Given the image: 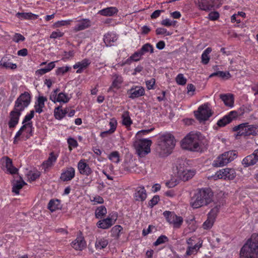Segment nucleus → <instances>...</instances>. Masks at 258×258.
<instances>
[{
    "instance_id": "nucleus-1",
    "label": "nucleus",
    "mask_w": 258,
    "mask_h": 258,
    "mask_svg": "<svg viewBox=\"0 0 258 258\" xmlns=\"http://www.w3.org/2000/svg\"><path fill=\"white\" fill-rule=\"evenodd\" d=\"M175 143V138L171 133L161 134L157 139L156 152L161 157L167 156L171 153Z\"/></svg>"
},
{
    "instance_id": "nucleus-2",
    "label": "nucleus",
    "mask_w": 258,
    "mask_h": 258,
    "mask_svg": "<svg viewBox=\"0 0 258 258\" xmlns=\"http://www.w3.org/2000/svg\"><path fill=\"white\" fill-rule=\"evenodd\" d=\"M204 138L199 133H189L181 141V146L182 149L191 151H199L201 150Z\"/></svg>"
},
{
    "instance_id": "nucleus-3",
    "label": "nucleus",
    "mask_w": 258,
    "mask_h": 258,
    "mask_svg": "<svg viewBox=\"0 0 258 258\" xmlns=\"http://www.w3.org/2000/svg\"><path fill=\"white\" fill-rule=\"evenodd\" d=\"M213 194L211 189H200L192 197L190 206L195 209L207 206L212 201Z\"/></svg>"
},
{
    "instance_id": "nucleus-4",
    "label": "nucleus",
    "mask_w": 258,
    "mask_h": 258,
    "mask_svg": "<svg viewBox=\"0 0 258 258\" xmlns=\"http://www.w3.org/2000/svg\"><path fill=\"white\" fill-rule=\"evenodd\" d=\"M152 141L149 139L137 140L134 143L136 153L140 157H143L151 152L150 147Z\"/></svg>"
},
{
    "instance_id": "nucleus-5",
    "label": "nucleus",
    "mask_w": 258,
    "mask_h": 258,
    "mask_svg": "<svg viewBox=\"0 0 258 258\" xmlns=\"http://www.w3.org/2000/svg\"><path fill=\"white\" fill-rule=\"evenodd\" d=\"M237 156L235 151L225 152L213 161V165L217 167L224 166L234 160Z\"/></svg>"
},
{
    "instance_id": "nucleus-6",
    "label": "nucleus",
    "mask_w": 258,
    "mask_h": 258,
    "mask_svg": "<svg viewBox=\"0 0 258 258\" xmlns=\"http://www.w3.org/2000/svg\"><path fill=\"white\" fill-rule=\"evenodd\" d=\"M233 131L237 132V136H255L258 134V126L248 125L247 123H242L235 126L233 128Z\"/></svg>"
},
{
    "instance_id": "nucleus-7",
    "label": "nucleus",
    "mask_w": 258,
    "mask_h": 258,
    "mask_svg": "<svg viewBox=\"0 0 258 258\" xmlns=\"http://www.w3.org/2000/svg\"><path fill=\"white\" fill-rule=\"evenodd\" d=\"M31 101V96L29 93L25 92L21 94L15 101L14 110L21 113L28 106Z\"/></svg>"
},
{
    "instance_id": "nucleus-8",
    "label": "nucleus",
    "mask_w": 258,
    "mask_h": 258,
    "mask_svg": "<svg viewBox=\"0 0 258 258\" xmlns=\"http://www.w3.org/2000/svg\"><path fill=\"white\" fill-rule=\"evenodd\" d=\"M258 248L256 246L251 245L250 243H246L242 247L240 258H257Z\"/></svg>"
},
{
    "instance_id": "nucleus-9",
    "label": "nucleus",
    "mask_w": 258,
    "mask_h": 258,
    "mask_svg": "<svg viewBox=\"0 0 258 258\" xmlns=\"http://www.w3.org/2000/svg\"><path fill=\"white\" fill-rule=\"evenodd\" d=\"M194 113L198 120H207L212 115L210 104L207 103L200 106L198 109L194 112Z\"/></svg>"
},
{
    "instance_id": "nucleus-10",
    "label": "nucleus",
    "mask_w": 258,
    "mask_h": 258,
    "mask_svg": "<svg viewBox=\"0 0 258 258\" xmlns=\"http://www.w3.org/2000/svg\"><path fill=\"white\" fill-rule=\"evenodd\" d=\"M236 176V172L233 168H225L218 171L213 177L215 179H224L225 180H232Z\"/></svg>"
},
{
    "instance_id": "nucleus-11",
    "label": "nucleus",
    "mask_w": 258,
    "mask_h": 258,
    "mask_svg": "<svg viewBox=\"0 0 258 258\" xmlns=\"http://www.w3.org/2000/svg\"><path fill=\"white\" fill-rule=\"evenodd\" d=\"M163 215L167 221L173 225L174 228H179L183 223V218L177 216L173 212L166 211L163 213Z\"/></svg>"
},
{
    "instance_id": "nucleus-12",
    "label": "nucleus",
    "mask_w": 258,
    "mask_h": 258,
    "mask_svg": "<svg viewBox=\"0 0 258 258\" xmlns=\"http://www.w3.org/2000/svg\"><path fill=\"white\" fill-rule=\"evenodd\" d=\"M177 174L179 177L183 181L188 180L195 174V171L185 168L181 164L177 166Z\"/></svg>"
},
{
    "instance_id": "nucleus-13",
    "label": "nucleus",
    "mask_w": 258,
    "mask_h": 258,
    "mask_svg": "<svg viewBox=\"0 0 258 258\" xmlns=\"http://www.w3.org/2000/svg\"><path fill=\"white\" fill-rule=\"evenodd\" d=\"M117 219V216L112 215L111 217H108L107 218L99 220L96 224L97 226L102 229H106L111 227Z\"/></svg>"
},
{
    "instance_id": "nucleus-14",
    "label": "nucleus",
    "mask_w": 258,
    "mask_h": 258,
    "mask_svg": "<svg viewBox=\"0 0 258 258\" xmlns=\"http://www.w3.org/2000/svg\"><path fill=\"white\" fill-rule=\"evenodd\" d=\"M258 162V149L255 150L253 153L245 157L242 161V164L245 167L252 166Z\"/></svg>"
},
{
    "instance_id": "nucleus-15",
    "label": "nucleus",
    "mask_w": 258,
    "mask_h": 258,
    "mask_svg": "<svg viewBox=\"0 0 258 258\" xmlns=\"http://www.w3.org/2000/svg\"><path fill=\"white\" fill-rule=\"evenodd\" d=\"M129 98L132 99L140 97L145 94V89L142 86L133 87L127 91Z\"/></svg>"
},
{
    "instance_id": "nucleus-16",
    "label": "nucleus",
    "mask_w": 258,
    "mask_h": 258,
    "mask_svg": "<svg viewBox=\"0 0 258 258\" xmlns=\"http://www.w3.org/2000/svg\"><path fill=\"white\" fill-rule=\"evenodd\" d=\"M237 115V113L235 111H231L228 115H225L222 118L219 120L217 122V125L219 126L223 127L227 124L230 123L233 118Z\"/></svg>"
},
{
    "instance_id": "nucleus-17",
    "label": "nucleus",
    "mask_w": 258,
    "mask_h": 258,
    "mask_svg": "<svg viewBox=\"0 0 258 258\" xmlns=\"http://www.w3.org/2000/svg\"><path fill=\"white\" fill-rule=\"evenodd\" d=\"M75 170L72 167H67L61 174L60 179L63 181L71 180L75 176Z\"/></svg>"
},
{
    "instance_id": "nucleus-18",
    "label": "nucleus",
    "mask_w": 258,
    "mask_h": 258,
    "mask_svg": "<svg viewBox=\"0 0 258 258\" xmlns=\"http://www.w3.org/2000/svg\"><path fill=\"white\" fill-rule=\"evenodd\" d=\"M21 113L14 109L10 112V119L8 123L10 128L14 127L18 124Z\"/></svg>"
},
{
    "instance_id": "nucleus-19",
    "label": "nucleus",
    "mask_w": 258,
    "mask_h": 258,
    "mask_svg": "<svg viewBox=\"0 0 258 258\" xmlns=\"http://www.w3.org/2000/svg\"><path fill=\"white\" fill-rule=\"evenodd\" d=\"M134 198L136 201H144L147 198L146 191L143 186L137 187L134 194Z\"/></svg>"
},
{
    "instance_id": "nucleus-20",
    "label": "nucleus",
    "mask_w": 258,
    "mask_h": 258,
    "mask_svg": "<svg viewBox=\"0 0 258 258\" xmlns=\"http://www.w3.org/2000/svg\"><path fill=\"white\" fill-rule=\"evenodd\" d=\"M78 168L80 173L83 175L88 176L92 172L89 165L83 160L79 161Z\"/></svg>"
},
{
    "instance_id": "nucleus-21",
    "label": "nucleus",
    "mask_w": 258,
    "mask_h": 258,
    "mask_svg": "<svg viewBox=\"0 0 258 258\" xmlns=\"http://www.w3.org/2000/svg\"><path fill=\"white\" fill-rule=\"evenodd\" d=\"M219 96L226 106L231 108L233 106L234 99L232 94H221Z\"/></svg>"
},
{
    "instance_id": "nucleus-22",
    "label": "nucleus",
    "mask_w": 258,
    "mask_h": 258,
    "mask_svg": "<svg viewBox=\"0 0 258 258\" xmlns=\"http://www.w3.org/2000/svg\"><path fill=\"white\" fill-rule=\"evenodd\" d=\"M91 25L90 21L89 19H85L78 21V24L74 28L75 32H78L84 30Z\"/></svg>"
},
{
    "instance_id": "nucleus-23",
    "label": "nucleus",
    "mask_w": 258,
    "mask_h": 258,
    "mask_svg": "<svg viewBox=\"0 0 258 258\" xmlns=\"http://www.w3.org/2000/svg\"><path fill=\"white\" fill-rule=\"evenodd\" d=\"M117 39L116 34L113 32H108L104 36V42L107 46H112Z\"/></svg>"
},
{
    "instance_id": "nucleus-24",
    "label": "nucleus",
    "mask_w": 258,
    "mask_h": 258,
    "mask_svg": "<svg viewBox=\"0 0 258 258\" xmlns=\"http://www.w3.org/2000/svg\"><path fill=\"white\" fill-rule=\"evenodd\" d=\"M72 246L77 250H82L86 247V242L82 237H77L76 240L72 242Z\"/></svg>"
},
{
    "instance_id": "nucleus-25",
    "label": "nucleus",
    "mask_w": 258,
    "mask_h": 258,
    "mask_svg": "<svg viewBox=\"0 0 258 258\" xmlns=\"http://www.w3.org/2000/svg\"><path fill=\"white\" fill-rule=\"evenodd\" d=\"M90 64V61L89 59H84L81 61L78 62L74 65L73 68L75 69H78L76 73L80 74L82 72L84 69L86 68Z\"/></svg>"
},
{
    "instance_id": "nucleus-26",
    "label": "nucleus",
    "mask_w": 258,
    "mask_h": 258,
    "mask_svg": "<svg viewBox=\"0 0 258 258\" xmlns=\"http://www.w3.org/2000/svg\"><path fill=\"white\" fill-rule=\"evenodd\" d=\"M32 122H28L27 123L23 124V125L20 128L18 132L16 133L15 137L14 143H16V139L19 137L24 131L27 133H31L32 132Z\"/></svg>"
},
{
    "instance_id": "nucleus-27",
    "label": "nucleus",
    "mask_w": 258,
    "mask_h": 258,
    "mask_svg": "<svg viewBox=\"0 0 258 258\" xmlns=\"http://www.w3.org/2000/svg\"><path fill=\"white\" fill-rule=\"evenodd\" d=\"M112 86L114 88L119 89L123 82V79L120 75L114 73L112 75Z\"/></svg>"
},
{
    "instance_id": "nucleus-28",
    "label": "nucleus",
    "mask_w": 258,
    "mask_h": 258,
    "mask_svg": "<svg viewBox=\"0 0 258 258\" xmlns=\"http://www.w3.org/2000/svg\"><path fill=\"white\" fill-rule=\"evenodd\" d=\"M109 125L110 128L109 130L101 132L100 133V136L102 138L106 137L108 135H111L114 133L116 128L117 122L116 120L111 119L109 122Z\"/></svg>"
},
{
    "instance_id": "nucleus-29",
    "label": "nucleus",
    "mask_w": 258,
    "mask_h": 258,
    "mask_svg": "<svg viewBox=\"0 0 258 258\" xmlns=\"http://www.w3.org/2000/svg\"><path fill=\"white\" fill-rule=\"evenodd\" d=\"M57 156L54 155L53 152L50 153L48 159L43 162L42 166L44 169L51 167L57 159Z\"/></svg>"
},
{
    "instance_id": "nucleus-30",
    "label": "nucleus",
    "mask_w": 258,
    "mask_h": 258,
    "mask_svg": "<svg viewBox=\"0 0 258 258\" xmlns=\"http://www.w3.org/2000/svg\"><path fill=\"white\" fill-rule=\"evenodd\" d=\"M213 3V2L212 0H211L210 2L206 0H203L199 4V8L200 9L204 11H210L214 7Z\"/></svg>"
},
{
    "instance_id": "nucleus-31",
    "label": "nucleus",
    "mask_w": 258,
    "mask_h": 258,
    "mask_svg": "<svg viewBox=\"0 0 258 258\" xmlns=\"http://www.w3.org/2000/svg\"><path fill=\"white\" fill-rule=\"evenodd\" d=\"M0 66L6 69L14 70L17 68L16 63L10 62L7 58L3 57L0 61Z\"/></svg>"
},
{
    "instance_id": "nucleus-32",
    "label": "nucleus",
    "mask_w": 258,
    "mask_h": 258,
    "mask_svg": "<svg viewBox=\"0 0 258 258\" xmlns=\"http://www.w3.org/2000/svg\"><path fill=\"white\" fill-rule=\"evenodd\" d=\"M117 12L115 7H109L99 11V13L102 16H111Z\"/></svg>"
},
{
    "instance_id": "nucleus-33",
    "label": "nucleus",
    "mask_w": 258,
    "mask_h": 258,
    "mask_svg": "<svg viewBox=\"0 0 258 258\" xmlns=\"http://www.w3.org/2000/svg\"><path fill=\"white\" fill-rule=\"evenodd\" d=\"M16 16L20 19H36L38 16L31 13H18Z\"/></svg>"
},
{
    "instance_id": "nucleus-34",
    "label": "nucleus",
    "mask_w": 258,
    "mask_h": 258,
    "mask_svg": "<svg viewBox=\"0 0 258 258\" xmlns=\"http://www.w3.org/2000/svg\"><path fill=\"white\" fill-rule=\"evenodd\" d=\"M26 184V183L23 180H17L13 183L12 191L16 194H19V190L21 189L23 186Z\"/></svg>"
},
{
    "instance_id": "nucleus-35",
    "label": "nucleus",
    "mask_w": 258,
    "mask_h": 258,
    "mask_svg": "<svg viewBox=\"0 0 258 258\" xmlns=\"http://www.w3.org/2000/svg\"><path fill=\"white\" fill-rule=\"evenodd\" d=\"M108 244V241L105 238H98L95 242V247L101 249L104 248Z\"/></svg>"
},
{
    "instance_id": "nucleus-36",
    "label": "nucleus",
    "mask_w": 258,
    "mask_h": 258,
    "mask_svg": "<svg viewBox=\"0 0 258 258\" xmlns=\"http://www.w3.org/2000/svg\"><path fill=\"white\" fill-rule=\"evenodd\" d=\"M6 167L11 174H15L18 171V169L13 166L12 160L8 157H6Z\"/></svg>"
},
{
    "instance_id": "nucleus-37",
    "label": "nucleus",
    "mask_w": 258,
    "mask_h": 258,
    "mask_svg": "<svg viewBox=\"0 0 258 258\" xmlns=\"http://www.w3.org/2000/svg\"><path fill=\"white\" fill-rule=\"evenodd\" d=\"M107 214V210L103 206L98 207L95 211V216L97 218H102Z\"/></svg>"
},
{
    "instance_id": "nucleus-38",
    "label": "nucleus",
    "mask_w": 258,
    "mask_h": 258,
    "mask_svg": "<svg viewBox=\"0 0 258 258\" xmlns=\"http://www.w3.org/2000/svg\"><path fill=\"white\" fill-rule=\"evenodd\" d=\"M212 51V49L210 47L207 48L203 53L202 55V62L204 64H207L210 60L209 54Z\"/></svg>"
},
{
    "instance_id": "nucleus-39",
    "label": "nucleus",
    "mask_w": 258,
    "mask_h": 258,
    "mask_svg": "<svg viewBox=\"0 0 258 258\" xmlns=\"http://www.w3.org/2000/svg\"><path fill=\"white\" fill-rule=\"evenodd\" d=\"M201 245L202 244H196L192 246H188L185 253L186 255H190L196 253L201 247Z\"/></svg>"
},
{
    "instance_id": "nucleus-40",
    "label": "nucleus",
    "mask_w": 258,
    "mask_h": 258,
    "mask_svg": "<svg viewBox=\"0 0 258 258\" xmlns=\"http://www.w3.org/2000/svg\"><path fill=\"white\" fill-rule=\"evenodd\" d=\"M218 76L222 79H228L231 77V75L228 72L218 71L210 75V77Z\"/></svg>"
},
{
    "instance_id": "nucleus-41",
    "label": "nucleus",
    "mask_w": 258,
    "mask_h": 258,
    "mask_svg": "<svg viewBox=\"0 0 258 258\" xmlns=\"http://www.w3.org/2000/svg\"><path fill=\"white\" fill-rule=\"evenodd\" d=\"M59 201L51 200L48 204V208L52 212L54 211L59 208Z\"/></svg>"
},
{
    "instance_id": "nucleus-42",
    "label": "nucleus",
    "mask_w": 258,
    "mask_h": 258,
    "mask_svg": "<svg viewBox=\"0 0 258 258\" xmlns=\"http://www.w3.org/2000/svg\"><path fill=\"white\" fill-rule=\"evenodd\" d=\"M122 123L126 126H129L132 123V121L130 117L129 113L127 111H125L122 115Z\"/></svg>"
},
{
    "instance_id": "nucleus-43",
    "label": "nucleus",
    "mask_w": 258,
    "mask_h": 258,
    "mask_svg": "<svg viewBox=\"0 0 258 258\" xmlns=\"http://www.w3.org/2000/svg\"><path fill=\"white\" fill-rule=\"evenodd\" d=\"M140 51L143 55L148 52L152 53L154 52V48L151 44L148 43L143 45L142 48L140 49Z\"/></svg>"
},
{
    "instance_id": "nucleus-44",
    "label": "nucleus",
    "mask_w": 258,
    "mask_h": 258,
    "mask_svg": "<svg viewBox=\"0 0 258 258\" xmlns=\"http://www.w3.org/2000/svg\"><path fill=\"white\" fill-rule=\"evenodd\" d=\"M70 98L66 94L61 92L58 94L56 101L58 102H62L63 103H67L70 100Z\"/></svg>"
},
{
    "instance_id": "nucleus-45",
    "label": "nucleus",
    "mask_w": 258,
    "mask_h": 258,
    "mask_svg": "<svg viewBox=\"0 0 258 258\" xmlns=\"http://www.w3.org/2000/svg\"><path fill=\"white\" fill-rule=\"evenodd\" d=\"M246 243H250L251 245L256 246L258 248V233H253Z\"/></svg>"
},
{
    "instance_id": "nucleus-46",
    "label": "nucleus",
    "mask_w": 258,
    "mask_h": 258,
    "mask_svg": "<svg viewBox=\"0 0 258 258\" xmlns=\"http://www.w3.org/2000/svg\"><path fill=\"white\" fill-rule=\"evenodd\" d=\"M61 107V106H58L55 108L54 111V114L55 118L59 120L64 117V113H63L62 109Z\"/></svg>"
},
{
    "instance_id": "nucleus-47",
    "label": "nucleus",
    "mask_w": 258,
    "mask_h": 258,
    "mask_svg": "<svg viewBox=\"0 0 258 258\" xmlns=\"http://www.w3.org/2000/svg\"><path fill=\"white\" fill-rule=\"evenodd\" d=\"M122 229V227L120 225L114 226L111 230L112 236L113 237L118 238Z\"/></svg>"
},
{
    "instance_id": "nucleus-48",
    "label": "nucleus",
    "mask_w": 258,
    "mask_h": 258,
    "mask_svg": "<svg viewBox=\"0 0 258 258\" xmlns=\"http://www.w3.org/2000/svg\"><path fill=\"white\" fill-rule=\"evenodd\" d=\"M168 241V238L165 235H161L156 241L154 243L155 246H158L160 244H163Z\"/></svg>"
},
{
    "instance_id": "nucleus-49",
    "label": "nucleus",
    "mask_w": 258,
    "mask_h": 258,
    "mask_svg": "<svg viewBox=\"0 0 258 258\" xmlns=\"http://www.w3.org/2000/svg\"><path fill=\"white\" fill-rule=\"evenodd\" d=\"M40 172L38 171L36 172H32L31 171H30L29 173L27 174V178L30 181H34L38 178L40 176Z\"/></svg>"
},
{
    "instance_id": "nucleus-50",
    "label": "nucleus",
    "mask_w": 258,
    "mask_h": 258,
    "mask_svg": "<svg viewBox=\"0 0 258 258\" xmlns=\"http://www.w3.org/2000/svg\"><path fill=\"white\" fill-rule=\"evenodd\" d=\"M176 83L180 85H184L186 83V79L182 74H178L176 77Z\"/></svg>"
},
{
    "instance_id": "nucleus-51",
    "label": "nucleus",
    "mask_w": 258,
    "mask_h": 258,
    "mask_svg": "<svg viewBox=\"0 0 258 258\" xmlns=\"http://www.w3.org/2000/svg\"><path fill=\"white\" fill-rule=\"evenodd\" d=\"M215 220L208 217L207 220L204 223L203 226L204 229H207L211 228L213 225Z\"/></svg>"
},
{
    "instance_id": "nucleus-52",
    "label": "nucleus",
    "mask_w": 258,
    "mask_h": 258,
    "mask_svg": "<svg viewBox=\"0 0 258 258\" xmlns=\"http://www.w3.org/2000/svg\"><path fill=\"white\" fill-rule=\"evenodd\" d=\"M71 67L69 66L62 67L58 68L56 70V74L57 75H63L67 72H68L70 69Z\"/></svg>"
},
{
    "instance_id": "nucleus-53",
    "label": "nucleus",
    "mask_w": 258,
    "mask_h": 258,
    "mask_svg": "<svg viewBox=\"0 0 258 258\" xmlns=\"http://www.w3.org/2000/svg\"><path fill=\"white\" fill-rule=\"evenodd\" d=\"M143 55L141 52L140 51V50H139L138 51L135 52L133 55H132L130 57V59L135 61H138L140 60Z\"/></svg>"
},
{
    "instance_id": "nucleus-54",
    "label": "nucleus",
    "mask_w": 258,
    "mask_h": 258,
    "mask_svg": "<svg viewBox=\"0 0 258 258\" xmlns=\"http://www.w3.org/2000/svg\"><path fill=\"white\" fill-rule=\"evenodd\" d=\"M219 207L218 206L215 207L213 208L208 214L209 217L215 220L218 213L219 212Z\"/></svg>"
},
{
    "instance_id": "nucleus-55",
    "label": "nucleus",
    "mask_w": 258,
    "mask_h": 258,
    "mask_svg": "<svg viewBox=\"0 0 258 258\" xmlns=\"http://www.w3.org/2000/svg\"><path fill=\"white\" fill-rule=\"evenodd\" d=\"M109 159L114 163H118L119 161V155L117 152H112L109 157Z\"/></svg>"
},
{
    "instance_id": "nucleus-56",
    "label": "nucleus",
    "mask_w": 258,
    "mask_h": 258,
    "mask_svg": "<svg viewBox=\"0 0 258 258\" xmlns=\"http://www.w3.org/2000/svg\"><path fill=\"white\" fill-rule=\"evenodd\" d=\"M71 22H72V20H71L59 21L56 22L54 24V25L56 27H59L63 26L69 25L71 24Z\"/></svg>"
},
{
    "instance_id": "nucleus-57",
    "label": "nucleus",
    "mask_w": 258,
    "mask_h": 258,
    "mask_svg": "<svg viewBox=\"0 0 258 258\" xmlns=\"http://www.w3.org/2000/svg\"><path fill=\"white\" fill-rule=\"evenodd\" d=\"M47 98L43 96H39L37 100V103L36 104L39 107L42 108L44 107V102L47 101Z\"/></svg>"
},
{
    "instance_id": "nucleus-58",
    "label": "nucleus",
    "mask_w": 258,
    "mask_h": 258,
    "mask_svg": "<svg viewBox=\"0 0 258 258\" xmlns=\"http://www.w3.org/2000/svg\"><path fill=\"white\" fill-rule=\"evenodd\" d=\"M68 143L69 145L70 150H72V148L71 147H73L74 148L77 147L78 146V143L76 140L75 139L70 138L68 139Z\"/></svg>"
},
{
    "instance_id": "nucleus-59",
    "label": "nucleus",
    "mask_w": 258,
    "mask_h": 258,
    "mask_svg": "<svg viewBox=\"0 0 258 258\" xmlns=\"http://www.w3.org/2000/svg\"><path fill=\"white\" fill-rule=\"evenodd\" d=\"M161 25L169 27L172 25H174L175 21H171L169 19H165L163 20L161 23Z\"/></svg>"
},
{
    "instance_id": "nucleus-60",
    "label": "nucleus",
    "mask_w": 258,
    "mask_h": 258,
    "mask_svg": "<svg viewBox=\"0 0 258 258\" xmlns=\"http://www.w3.org/2000/svg\"><path fill=\"white\" fill-rule=\"evenodd\" d=\"M157 35L164 34L166 36L170 35L171 34L165 28H158L156 30Z\"/></svg>"
},
{
    "instance_id": "nucleus-61",
    "label": "nucleus",
    "mask_w": 258,
    "mask_h": 258,
    "mask_svg": "<svg viewBox=\"0 0 258 258\" xmlns=\"http://www.w3.org/2000/svg\"><path fill=\"white\" fill-rule=\"evenodd\" d=\"M34 111L33 110L31 111L29 114L25 116L22 123L23 124L27 123V122L30 121L34 117Z\"/></svg>"
},
{
    "instance_id": "nucleus-62",
    "label": "nucleus",
    "mask_w": 258,
    "mask_h": 258,
    "mask_svg": "<svg viewBox=\"0 0 258 258\" xmlns=\"http://www.w3.org/2000/svg\"><path fill=\"white\" fill-rule=\"evenodd\" d=\"M13 40L16 42H19L20 41H24L25 40V37L19 33H16Z\"/></svg>"
},
{
    "instance_id": "nucleus-63",
    "label": "nucleus",
    "mask_w": 258,
    "mask_h": 258,
    "mask_svg": "<svg viewBox=\"0 0 258 258\" xmlns=\"http://www.w3.org/2000/svg\"><path fill=\"white\" fill-rule=\"evenodd\" d=\"M219 17V14L217 12H212L209 14V18L211 20H216Z\"/></svg>"
},
{
    "instance_id": "nucleus-64",
    "label": "nucleus",
    "mask_w": 258,
    "mask_h": 258,
    "mask_svg": "<svg viewBox=\"0 0 258 258\" xmlns=\"http://www.w3.org/2000/svg\"><path fill=\"white\" fill-rule=\"evenodd\" d=\"M155 83V80L154 79H151V80L146 82L147 87L149 90L152 89L153 88Z\"/></svg>"
}]
</instances>
